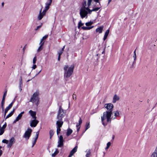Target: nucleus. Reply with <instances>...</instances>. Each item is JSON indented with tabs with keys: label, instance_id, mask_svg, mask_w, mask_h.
Returning a JSON list of instances; mask_svg holds the SVG:
<instances>
[{
	"label": "nucleus",
	"instance_id": "1",
	"mask_svg": "<svg viewBox=\"0 0 157 157\" xmlns=\"http://www.w3.org/2000/svg\"><path fill=\"white\" fill-rule=\"evenodd\" d=\"M104 106L108 110L104 112L103 116L101 117V122L105 127L107 125L108 123H110L111 122V117L114 106L112 104L109 103L105 104Z\"/></svg>",
	"mask_w": 157,
	"mask_h": 157
},
{
	"label": "nucleus",
	"instance_id": "2",
	"mask_svg": "<svg viewBox=\"0 0 157 157\" xmlns=\"http://www.w3.org/2000/svg\"><path fill=\"white\" fill-rule=\"evenodd\" d=\"M52 0H48V2L45 3L46 6L45 9L42 12V9L40 10L39 14L38 17V19L39 20H40L44 16L46 13V12L48 10L49 8V6L51 5L52 2Z\"/></svg>",
	"mask_w": 157,
	"mask_h": 157
},
{
	"label": "nucleus",
	"instance_id": "3",
	"mask_svg": "<svg viewBox=\"0 0 157 157\" xmlns=\"http://www.w3.org/2000/svg\"><path fill=\"white\" fill-rule=\"evenodd\" d=\"M74 68V66L73 65L69 68L68 65H65L63 68L64 77L67 78L69 77L73 73Z\"/></svg>",
	"mask_w": 157,
	"mask_h": 157
},
{
	"label": "nucleus",
	"instance_id": "4",
	"mask_svg": "<svg viewBox=\"0 0 157 157\" xmlns=\"http://www.w3.org/2000/svg\"><path fill=\"white\" fill-rule=\"evenodd\" d=\"M89 7L88 6L87 7H85V8H83V9H84L85 11V12H82V13H81L80 11L79 14L82 18L83 19L84 17H86V18H87V14H88V11L90 9Z\"/></svg>",
	"mask_w": 157,
	"mask_h": 157
},
{
	"label": "nucleus",
	"instance_id": "5",
	"mask_svg": "<svg viewBox=\"0 0 157 157\" xmlns=\"http://www.w3.org/2000/svg\"><path fill=\"white\" fill-rule=\"evenodd\" d=\"M64 116V113L63 110L62 109L61 106H60L59 107L57 115V118L58 119L62 120V118Z\"/></svg>",
	"mask_w": 157,
	"mask_h": 157
},
{
	"label": "nucleus",
	"instance_id": "6",
	"mask_svg": "<svg viewBox=\"0 0 157 157\" xmlns=\"http://www.w3.org/2000/svg\"><path fill=\"white\" fill-rule=\"evenodd\" d=\"M32 129L30 128H28L23 136V137L25 138L26 140H28L29 139L31 136L32 132Z\"/></svg>",
	"mask_w": 157,
	"mask_h": 157
},
{
	"label": "nucleus",
	"instance_id": "7",
	"mask_svg": "<svg viewBox=\"0 0 157 157\" xmlns=\"http://www.w3.org/2000/svg\"><path fill=\"white\" fill-rule=\"evenodd\" d=\"M39 95V93L37 92H35L33 95L32 97L30 98V101L32 102L33 103H34L36 102L38 98V96Z\"/></svg>",
	"mask_w": 157,
	"mask_h": 157
},
{
	"label": "nucleus",
	"instance_id": "8",
	"mask_svg": "<svg viewBox=\"0 0 157 157\" xmlns=\"http://www.w3.org/2000/svg\"><path fill=\"white\" fill-rule=\"evenodd\" d=\"M63 137L62 135L59 136V140L58 142V144L57 145L58 147H61L63 146Z\"/></svg>",
	"mask_w": 157,
	"mask_h": 157
},
{
	"label": "nucleus",
	"instance_id": "9",
	"mask_svg": "<svg viewBox=\"0 0 157 157\" xmlns=\"http://www.w3.org/2000/svg\"><path fill=\"white\" fill-rule=\"evenodd\" d=\"M15 142V138L13 137H12L9 141L8 144L7 145V147L10 148Z\"/></svg>",
	"mask_w": 157,
	"mask_h": 157
},
{
	"label": "nucleus",
	"instance_id": "10",
	"mask_svg": "<svg viewBox=\"0 0 157 157\" xmlns=\"http://www.w3.org/2000/svg\"><path fill=\"white\" fill-rule=\"evenodd\" d=\"M39 121L36 119H34L31 121L30 123V125L32 127H35L37 124L38 123Z\"/></svg>",
	"mask_w": 157,
	"mask_h": 157
},
{
	"label": "nucleus",
	"instance_id": "11",
	"mask_svg": "<svg viewBox=\"0 0 157 157\" xmlns=\"http://www.w3.org/2000/svg\"><path fill=\"white\" fill-rule=\"evenodd\" d=\"M58 121H57L56 122V127H61L63 124V122L62 121V120L58 119Z\"/></svg>",
	"mask_w": 157,
	"mask_h": 157
},
{
	"label": "nucleus",
	"instance_id": "12",
	"mask_svg": "<svg viewBox=\"0 0 157 157\" xmlns=\"http://www.w3.org/2000/svg\"><path fill=\"white\" fill-rule=\"evenodd\" d=\"M29 113L33 119H36V112L33 111L32 110H30L29 111Z\"/></svg>",
	"mask_w": 157,
	"mask_h": 157
},
{
	"label": "nucleus",
	"instance_id": "13",
	"mask_svg": "<svg viewBox=\"0 0 157 157\" xmlns=\"http://www.w3.org/2000/svg\"><path fill=\"white\" fill-rule=\"evenodd\" d=\"M77 148L78 146H76L70 152L69 156H72L73 155V154L77 151Z\"/></svg>",
	"mask_w": 157,
	"mask_h": 157
},
{
	"label": "nucleus",
	"instance_id": "14",
	"mask_svg": "<svg viewBox=\"0 0 157 157\" xmlns=\"http://www.w3.org/2000/svg\"><path fill=\"white\" fill-rule=\"evenodd\" d=\"M86 6H87V4H86V1H84V2L82 4V6L81 7V8L80 10L81 13H82V12L83 11H84V12L85 11L84 9H83V8H85V7H86Z\"/></svg>",
	"mask_w": 157,
	"mask_h": 157
},
{
	"label": "nucleus",
	"instance_id": "15",
	"mask_svg": "<svg viewBox=\"0 0 157 157\" xmlns=\"http://www.w3.org/2000/svg\"><path fill=\"white\" fill-rule=\"evenodd\" d=\"M119 98L118 96H117L116 94H115L113 96V103H116L117 101L119 100Z\"/></svg>",
	"mask_w": 157,
	"mask_h": 157
},
{
	"label": "nucleus",
	"instance_id": "16",
	"mask_svg": "<svg viewBox=\"0 0 157 157\" xmlns=\"http://www.w3.org/2000/svg\"><path fill=\"white\" fill-rule=\"evenodd\" d=\"M103 29V26H101L98 28L96 29V32H98L99 33H101L102 32Z\"/></svg>",
	"mask_w": 157,
	"mask_h": 157
},
{
	"label": "nucleus",
	"instance_id": "17",
	"mask_svg": "<svg viewBox=\"0 0 157 157\" xmlns=\"http://www.w3.org/2000/svg\"><path fill=\"white\" fill-rule=\"evenodd\" d=\"M151 157H157V147H156L154 151L151 155Z\"/></svg>",
	"mask_w": 157,
	"mask_h": 157
},
{
	"label": "nucleus",
	"instance_id": "18",
	"mask_svg": "<svg viewBox=\"0 0 157 157\" xmlns=\"http://www.w3.org/2000/svg\"><path fill=\"white\" fill-rule=\"evenodd\" d=\"M15 109H13V111H11L9 114L5 118V120H6L7 119L9 118L10 117H11L13 114L14 112L15 111Z\"/></svg>",
	"mask_w": 157,
	"mask_h": 157
},
{
	"label": "nucleus",
	"instance_id": "19",
	"mask_svg": "<svg viewBox=\"0 0 157 157\" xmlns=\"http://www.w3.org/2000/svg\"><path fill=\"white\" fill-rule=\"evenodd\" d=\"M24 113V111L21 112L16 117V121H19L20 120L23 114Z\"/></svg>",
	"mask_w": 157,
	"mask_h": 157
},
{
	"label": "nucleus",
	"instance_id": "20",
	"mask_svg": "<svg viewBox=\"0 0 157 157\" xmlns=\"http://www.w3.org/2000/svg\"><path fill=\"white\" fill-rule=\"evenodd\" d=\"M73 131L71 128H69L67 129L66 135L67 136H70L72 132Z\"/></svg>",
	"mask_w": 157,
	"mask_h": 157
},
{
	"label": "nucleus",
	"instance_id": "21",
	"mask_svg": "<svg viewBox=\"0 0 157 157\" xmlns=\"http://www.w3.org/2000/svg\"><path fill=\"white\" fill-rule=\"evenodd\" d=\"M94 27V26H92L91 27H85L83 26L82 27V29L84 30H89L91 29Z\"/></svg>",
	"mask_w": 157,
	"mask_h": 157
},
{
	"label": "nucleus",
	"instance_id": "22",
	"mask_svg": "<svg viewBox=\"0 0 157 157\" xmlns=\"http://www.w3.org/2000/svg\"><path fill=\"white\" fill-rule=\"evenodd\" d=\"M13 101L9 105L7 106L5 109L6 110H9L10 108L12 107L13 105Z\"/></svg>",
	"mask_w": 157,
	"mask_h": 157
},
{
	"label": "nucleus",
	"instance_id": "23",
	"mask_svg": "<svg viewBox=\"0 0 157 157\" xmlns=\"http://www.w3.org/2000/svg\"><path fill=\"white\" fill-rule=\"evenodd\" d=\"M7 92V90H6L4 93L3 95V98L2 99V101L3 102H5V99L6 98V93Z\"/></svg>",
	"mask_w": 157,
	"mask_h": 157
},
{
	"label": "nucleus",
	"instance_id": "24",
	"mask_svg": "<svg viewBox=\"0 0 157 157\" xmlns=\"http://www.w3.org/2000/svg\"><path fill=\"white\" fill-rule=\"evenodd\" d=\"M4 104L5 103L1 102V104L0 105V109L1 108L2 109V112H4Z\"/></svg>",
	"mask_w": 157,
	"mask_h": 157
},
{
	"label": "nucleus",
	"instance_id": "25",
	"mask_svg": "<svg viewBox=\"0 0 157 157\" xmlns=\"http://www.w3.org/2000/svg\"><path fill=\"white\" fill-rule=\"evenodd\" d=\"M59 152V151L58 149L56 148V151L54 152L52 154V156L53 157H55L56 155Z\"/></svg>",
	"mask_w": 157,
	"mask_h": 157
},
{
	"label": "nucleus",
	"instance_id": "26",
	"mask_svg": "<svg viewBox=\"0 0 157 157\" xmlns=\"http://www.w3.org/2000/svg\"><path fill=\"white\" fill-rule=\"evenodd\" d=\"M44 44V42H43L42 44H40V46L37 49V52H39L41 51L43 49L42 48V46Z\"/></svg>",
	"mask_w": 157,
	"mask_h": 157
},
{
	"label": "nucleus",
	"instance_id": "27",
	"mask_svg": "<svg viewBox=\"0 0 157 157\" xmlns=\"http://www.w3.org/2000/svg\"><path fill=\"white\" fill-rule=\"evenodd\" d=\"M54 134V132L53 130H51L49 132V134L50 136V139H51L52 137Z\"/></svg>",
	"mask_w": 157,
	"mask_h": 157
},
{
	"label": "nucleus",
	"instance_id": "28",
	"mask_svg": "<svg viewBox=\"0 0 157 157\" xmlns=\"http://www.w3.org/2000/svg\"><path fill=\"white\" fill-rule=\"evenodd\" d=\"M90 122H87L85 125L86 129L85 131H86L87 129H88L90 128Z\"/></svg>",
	"mask_w": 157,
	"mask_h": 157
},
{
	"label": "nucleus",
	"instance_id": "29",
	"mask_svg": "<svg viewBox=\"0 0 157 157\" xmlns=\"http://www.w3.org/2000/svg\"><path fill=\"white\" fill-rule=\"evenodd\" d=\"M86 152H87L86 154V157H90L89 155L91 153L90 150V149H89L88 150V151L86 150Z\"/></svg>",
	"mask_w": 157,
	"mask_h": 157
},
{
	"label": "nucleus",
	"instance_id": "30",
	"mask_svg": "<svg viewBox=\"0 0 157 157\" xmlns=\"http://www.w3.org/2000/svg\"><path fill=\"white\" fill-rule=\"evenodd\" d=\"M84 25V24L82 22L81 20H80L78 23V28L80 29L81 27Z\"/></svg>",
	"mask_w": 157,
	"mask_h": 157
},
{
	"label": "nucleus",
	"instance_id": "31",
	"mask_svg": "<svg viewBox=\"0 0 157 157\" xmlns=\"http://www.w3.org/2000/svg\"><path fill=\"white\" fill-rule=\"evenodd\" d=\"M93 22L90 21V22H86L85 23V25L86 26H89L93 24Z\"/></svg>",
	"mask_w": 157,
	"mask_h": 157
},
{
	"label": "nucleus",
	"instance_id": "32",
	"mask_svg": "<svg viewBox=\"0 0 157 157\" xmlns=\"http://www.w3.org/2000/svg\"><path fill=\"white\" fill-rule=\"evenodd\" d=\"M4 132V130L1 128V126H0V135H2Z\"/></svg>",
	"mask_w": 157,
	"mask_h": 157
},
{
	"label": "nucleus",
	"instance_id": "33",
	"mask_svg": "<svg viewBox=\"0 0 157 157\" xmlns=\"http://www.w3.org/2000/svg\"><path fill=\"white\" fill-rule=\"evenodd\" d=\"M119 115V113L118 111H115L114 116L116 117H117Z\"/></svg>",
	"mask_w": 157,
	"mask_h": 157
},
{
	"label": "nucleus",
	"instance_id": "34",
	"mask_svg": "<svg viewBox=\"0 0 157 157\" xmlns=\"http://www.w3.org/2000/svg\"><path fill=\"white\" fill-rule=\"evenodd\" d=\"M57 128V134L58 135H59V133H60V132L61 131V129L60 127H56Z\"/></svg>",
	"mask_w": 157,
	"mask_h": 157
},
{
	"label": "nucleus",
	"instance_id": "35",
	"mask_svg": "<svg viewBox=\"0 0 157 157\" xmlns=\"http://www.w3.org/2000/svg\"><path fill=\"white\" fill-rule=\"evenodd\" d=\"M109 29H107V30H106V31L104 35L105 36H108L109 34Z\"/></svg>",
	"mask_w": 157,
	"mask_h": 157
},
{
	"label": "nucleus",
	"instance_id": "36",
	"mask_svg": "<svg viewBox=\"0 0 157 157\" xmlns=\"http://www.w3.org/2000/svg\"><path fill=\"white\" fill-rule=\"evenodd\" d=\"M101 7L95 8L92 9V11H97Z\"/></svg>",
	"mask_w": 157,
	"mask_h": 157
},
{
	"label": "nucleus",
	"instance_id": "37",
	"mask_svg": "<svg viewBox=\"0 0 157 157\" xmlns=\"http://www.w3.org/2000/svg\"><path fill=\"white\" fill-rule=\"evenodd\" d=\"M92 1V0H88L87 6L88 7H89L91 4Z\"/></svg>",
	"mask_w": 157,
	"mask_h": 157
},
{
	"label": "nucleus",
	"instance_id": "38",
	"mask_svg": "<svg viewBox=\"0 0 157 157\" xmlns=\"http://www.w3.org/2000/svg\"><path fill=\"white\" fill-rule=\"evenodd\" d=\"M2 143H5L6 144H8L9 142V141L8 140H6V139H4L2 141Z\"/></svg>",
	"mask_w": 157,
	"mask_h": 157
},
{
	"label": "nucleus",
	"instance_id": "39",
	"mask_svg": "<svg viewBox=\"0 0 157 157\" xmlns=\"http://www.w3.org/2000/svg\"><path fill=\"white\" fill-rule=\"evenodd\" d=\"M22 82H20L19 85V87L20 90V91L22 90Z\"/></svg>",
	"mask_w": 157,
	"mask_h": 157
},
{
	"label": "nucleus",
	"instance_id": "40",
	"mask_svg": "<svg viewBox=\"0 0 157 157\" xmlns=\"http://www.w3.org/2000/svg\"><path fill=\"white\" fill-rule=\"evenodd\" d=\"M36 57L35 56L34 57L33 60V63L34 64H35L36 62Z\"/></svg>",
	"mask_w": 157,
	"mask_h": 157
},
{
	"label": "nucleus",
	"instance_id": "41",
	"mask_svg": "<svg viewBox=\"0 0 157 157\" xmlns=\"http://www.w3.org/2000/svg\"><path fill=\"white\" fill-rule=\"evenodd\" d=\"M82 122V120L81 119V118H80L79 120L78 121V125H80Z\"/></svg>",
	"mask_w": 157,
	"mask_h": 157
},
{
	"label": "nucleus",
	"instance_id": "42",
	"mask_svg": "<svg viewBox=\"0 0 157 157\" xmlns=\"http://www.w3.org/2000/svg\"><path fill=\"white\" fill-rule=\"evenodd\" d=\"M6 126L7 124L5 122V124L3 125L2 127L1 128L4 130V129L6 128Z\"/></svg>",
	"mask_w": 157,
	"mask_h": 157
},
{
	"label": "nucleus",
	"instance_id": "43",
	"mask_svg": "<svg viewBox=\"0 0 157 157\" xmlns=\"http://www.w3.org/2000/svg\"><path fill=\"white\" fill-rule=\"evenodd\" d=\"M63 50H61L58 52V55L59 56H61L63 53Z\"/></svg>",
	"mask_w": 157,
	"mask_h": 157
},
{
	"label": "nucleus",
	"instance_id": "44",
	"mask_svg": "<svg viewBox=\"0 0 157 157\" xmlns=\"http://www.w3.org/2000/svg\"><path fill=\"white\" fill-rule=\"evenodd\" d=\"M48 35H46L45 36H44L43 37H42V39L44 40H45L48 37Z\"/></svg>",
	"mask_w": 157,
	"mask_h": 157
},
{
	"label": "nucleus",
	"instance_id": "45",
	"mask_svg": "<svg viewBox=\"0 0 157 157\" xmlns=\"http://www.w3.org/2000/svg\"><path fill=\"white\" fill-rule=\"evenodd\" d=\"M73 98L74 99H75V100H76V95L75 94H73Z\"/></svg>",
	"mask_w": 157,
	"mask_h": 157
},
{
	"label": "nucleus",
	"instance_id": "46",
	"mask_svg": "<svg viewBox=\"0 0 157 157\" xmlns=\"http://www.w3.org/2000/svg\"><path fill=\"white\" fill-rule=\"evenodd\" d=\"M2 147L0 146V157L2 155V151L1 150V149L2 148Z\"/></svg>",
	"mask_w": 157,
	"mask_h": 157
},
{
	"label": "nucleus",
	"instance_id": "47",
	"mask_svg": "<svg viewBox=\"0 0 157 157\" xmlns=\"http://www.w3.org/2000/svg\"><path fill=\"white\" fill-rule=\"evenodd\" d=\"M36 67V64H34L33 66L32 67V68L33 69H35Z\"/></svg>",
	"mask_w": 157,
	"mask_h": 157
},
{
	"label": "nucleus",
	"instance_id": "48",
	"mask_svg": "<svg viewBox=\"0 0 157 157\" xmlns=\"http://www.w3.org/2000/svg\"><path fill=\"white\" fill-rule=\"evenodd\" d=\"M36 141L34 140V141L33 143V145L32 146V147H33L35 145V144L36 143Z\"/></svg>",
	"mask_w": 157,
	"mask_h": 157
},
{
	"label": "nucleus",
	"instance_id": "49",
	"mask_svg": "<svg viewBox=\"0 0 157 157\" xmlns=\"http://www.w3.org/2000/svg\"><path fill=\"white\" fill-rule=\"evenodd\" d=\"M93 11H92V10H90V9L88 10V13H89L90 14H91L92 12Z\"/></svg>",
	"mask_w": 157,
	"mask_h": 157
},
{
	"label": "nucleus",
	"instance_id": "50",
	"mask_svg": "<svg viewBox=\"0 0 157 157\" xmlns=\"http://www.w3.org/2000/svg\"><path fill=\"white\" fill-rule=\"evenodd\" d=\"M39 132H36V136H35L38 138V136H39Z\"/></svg>",
	"mask_w": 157,
	"mask_h": 157
},
{
	"label": "nucleus",
	"instance_id": "51",
	"mask_svg": "<svg viewBox=\"0 0 157 157\" xmlns=\"http://www.w3.org/2000/svg\"><path fill=\"white\" fill-rule=\"evenodd\" d=\"M99 0H93V1L96 3L98 2L100 5V2H99Z\"/></svg>",
	"mask_w": 157,
	"mask_h": 157
},
{
	"label": "nucleus",
	"instance_id": "52",
	"mask_svg": "<svg viewBox=\"0 0 157 157\" xmlns=\"http://www.w3.org/2000/svg\"><path fill=\"white\" fill-rule=\"evenodd\" d=\"M111 145V143L110 142H108L107 144V146L109 147Z\"/></svg>",
	"mask_w": 157,
	"mask_h": 157
},
{
	"label": "nucleus",
	"instance_id": "53",
	"mask_svg": "<svg viewBox=\"0 0 157 157\" xmlns=\"http://www.w3.org/2000/svg\"><path fill=\"white\" fill-rule=\"evenodd\" d=\"M41 25H40L37 26V27L35 29V30H37L38 29L40 28L41 27Z\"/></svg>",
	"mask_w": 157,
	"mask_h": 157
},
{
	"label": "nucleus",
	"instance_id": "54",
	"mask_svg": "<svg viewBox=\"0 0 157 157\" xmlns=\"http://www.w3.org/2000/svg\"><path fill=\"white\" fill-rule=\"evenodd\" d=\"M136 54H134L133 57L134 58V60H136Z\"/></svg>",
	"mask_w": 157,
	"mask_h": 157
},
{
	"label": "nucleus",
	"instance_id": "55",
	"mask_svg": "<svg viewBox=\"0 0 157 157\" xmlns=\"http://www.w3.org/2000/svg\"><path fill=\"white\" fill-rule=\"evenodd\" d=\"M136 60H134V61L133 63H132V67H133V65L134 64L136 63Z\"/></svg>",
	"mask_w": 157,
	"mask_h": 157
},
{
	"label": "nucleus",
	"instance_id": "56",
	"mask_svg": "<svg viewBox=\"0 0 157 157\" xmlns=\"http://www.w3.org/2000/svg\"><path fill=\"white\" fill-rule=\"evenodd\" d=\"M107 36H104V38H103V40H105L107 38Z\"/></svg>",
	"mask_w": 157,
	"mask_h": 157
},
{
	"label": "nucleus",
	"instance_id": "57",
	"mask_svg": "<svg viewBox=\"0 0 157 157\" xmlns=\"http://www.w3.org/2000/svg\"><path fill=\"white\" fill-rule=\"evenodd\" d=\"M80 128V127L78 128L77 129V134L78 133V132Z\"/></svg>",
	"mask_w": 157,
	"mask_h": 157
},
{
	"label": "nucleus",
	"instance_id": "58",
	"mask_svg": "<svg viewBox=\"0 0 157 157\" xmlns=\"http://www.w3.org/2000/svg\"><path fill=\"white\" fill-rule=\"evenodd\" d=\"M20 82H22V77L21 76H20Z\"/></svg>",
	"mask_w": 157,
	"mask_h": 157
},
{
	"label": "nucleus",
	"instance_id": "59",
	"mask_svg": "<svg viewBox=\"0 0 157 157\" xmlns=\"http://www.w3.org/2000/svg\"><path fill=\"white\" fill-rule=\"evenodd\" d=\"M43 40H44L42 38L41 39L40 43V44H41L42 43V41H43Z\"/></svg>",
	"mask_w": 157,
	"mask_h": 157
},
{
	"label": "nucleus",
	"instance_id": "60",
	"mask_svg": "<svg viewBox=\"0 0 157 157\" xmlns=\"http://www.w3.org/2000/svg\"><path fill=\"white\" fill-rule=\"evenodd\" d=\"M60 59V56H59V55L58 57V60L59 61Z\"/></svg>",
	"mask_w": 157,
	"mask_h": 157
},
{
	"label": "nucleus",
	"instance_id": "61",
	"mask_svg": "<svg viewBox=\"0 0 157 157\" xmlns=\"http://www.w3.org/2000/svg\"><path fill=\"white\" fill-rule=\"evenodd\" d=\"M16 121V119L15 120H14L13 122V123H15L17 121Z\"/></svg>",
	"mask_w": 157,
	"mask_h": 157
},
{
	"label": "nucleus",
	"instance_id": "62",
	"mask_svg": "<svg viewBox=\"0 0 157 157\" xmlns=\"http://www.w3.org/2000/svg\"><path fill=\"white\" fill-rule=\"evenodd\" d=\"M8 110H6V109H5L4 113H7V112H8Z\"/></svg>",
	"mask_w": 157,
	"mask_h": 157
},
{
	"label": "nucleus",
	"instance_id": "63",
	"mask_svg": "<svg viewBox=\"0 0 157 157\" xmlns=\"http://www.w3.org/2000/svg\"><path fill=\"white\" fill-rule=\"evenodd\" d=\"M38 138V137H37L35 136V137L34 140L36 141L37 140V139Z\"/></svg>",
	"mask_w": 157,
	"mask_h": 157
},
{
	"label": "nucleus",
	"instance_id": "64",
	"mask_svg": "<svg viewBox=\"0 0 157 157\" xmlns=\"http://www.w3.org/2000/svg\"><path fill=\"white\" fill-rule=\"evenodd\" d=\"M112 0H109V1H108V5L109 4L110 2H111V1Z\"/></svg>",
	"mask_w": 157,
	"mask_h": 157
}]
</instances>
